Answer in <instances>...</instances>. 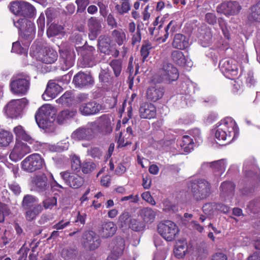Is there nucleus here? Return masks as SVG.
<instances>
[{
	"mask_svg": "<svg viewBox=\"0 0 260 260\" xmlns=\"http://www.w3.org/2000/svg\"><path fill=\"white\" fill-rule=\"evenodd\" d=\"M212 132L218 141L228 140L230 142L237 137L238 127L233 118L226 117L217 124Z\"/></svg>",
	"mask_w": 260,
	"mask_h": 260,
	"instance_id": "1",
	"label": "nucleus"
},
{
	"mask_svg": "<svg viewBox=\"0 0 260 260\" xmlns=\"http://www.w3.org/2000/svg\"><path fill=\"white\" fill-rule=\"evenodd\" d=\"M55 117V110L50 105L42 106L35 115L36 122L43 129L52 127Z\"/></svg>",
	"mask_w": 260,
	"mask_h": 260,
	"instance_id": "2",
	"label": "nucleus"
},
{
	"mask_svg": "<svg viewBox=\"0 0 260 260\" xmlns=\"http://www.w3.org/2000/svg\"><path fill=\"white\" fill-rule=\"evenodd\" d=\"M46 166L45 160L38 153H33L25 157L21 162V168L25 172L32 173Z\"/></svg>",
	"mask_w": 260,
	"mask_h": 260,
	"instance_id": "3",
	"label": "nucleus"
},
{
	"mask_svg": "<svg viewBox=\"0 0 260 260\" xmlns=\"http://www.w3.org/2000/svg\"><path fill=\"white\" fill-rule=\"evenodd\" d=\"M191 192L196 200L205 199L211 193V184L204 179L196 180L191 183Z\"/></svg>",
	"mask_w": 260,
	"mask_h": 260,
	"instance_id": "4",
	"label": "nucleus"
},
{
	"mask_svg": "<svg viewBox=\"0 0 260 260\" xmlns=\"http://www.w3.org/2000/svg\"><path fill=\"white\" fill-rule=\"evenodd\" d=\"M10 10L15 16L32 18L36 15V9L31 4L24 1H15L10 3Z\"/></svg>",
	"mask_w": 260,
	"mask_h": 260,
	"instance_id": "5",
	"label": "nucleus"
},
{
	"mask_svg": "<svg viewBox=\"0 0 260 260\" xmlns=\"http://www.w3.org/2000/svg\"><path fill=\"white\" fill-rule=\"evenodd\" d=\"M158 233L167 241L175 239L179 233V229L176 223L170 220L160 222L157 225Z\"/></svg>",
	"mask_w": 260,
	"mask_h": 260,
	"instance_id": "6",
	"label": "nucleus"
},
{
	"mask_svg": "<svg viewBox=\"0 0 260 260\" xmlns=\"http://www.w3.org/2000/svg\"><path fill=\"white\" fill-rule=\"evenodd\" d=\"M113 120L108 115H103L96 120L90 122V126L92 127L94 134L100 133L107 135L111 133L113 129Z\"/></svg>",
	"mask_w": 260,
	"mask_h": 260,
	"instance_id": "7",
	"label": "nucleus"
},
{
	"mask_svg": "<svg viewBox=\"0 0 260 260\" xmlns=\"http://www.w3.org/2000/svg\"><path fill=\"white\" fill-rule=\"evenodd\" d=\"M176 23L172 20L168 25L165 27L164 30H162V26L161 24L159 25L157 27H150L148 28L149 33L153 37L154 39L156 41L161 40L162 42H165L168 39L169 34H172L176 29Z\"/></svg>",
	"mask_w": 260,
	"mask_h": 260,
	"instance_id": "8",
	"label": "nucleus"
},
{
	"mask_svg": "<svg viewBox=\"0 0 260 260\" xmlns=\"http://www.w3.org/2000/svg\"><path fill=\"white\" fill-rule=\"evenodd\" d=\"M60 176L66 184L73 188H78L84 183V178L72 170L61 172Z\"/></svg>",
	"mask_w": 260,
	"mask_h": 260,
	"instance_id": "9",
	"label": "nucleus"
},
{
	"mask_svg": "<svg viewBox=\"0 0 260 260\" xmlns=\"http://www.w3.org/2000/svg\"><path fill=\"white\" fill-rule=\"evenodd\" d=\"M241 9L242 6L238 1H229L218 5L216 7V12L229 17L238 15Z\"/></svg>",
	"mask_w": 260,
	"mask_h": 260,
	"instance_id": "10",
	"label": "nucleus"
},
{
	"mask_svg": "<svg viewBox=\"0 0 260 260\" xmlns=\"http://www.w3.org/2000/svg\"><path fill=\"white\" fill-rule=\"evenodd\" d=\"M159 76L160 79L158 82L166 81L170 82L176 80L179 77V73L177 69L172 64L168 62H165L162 68L159 70Z\"/></svg>",
	"mask_w": 260,
	"mask_h": 260,
	"instance_id": "11",
	"label": "nucleus"
},
{
	"mask_svg": "<svg viewBox=\"0 0 260 260\" xmlns=\"http://www.w3.org/2000/svg\"><path fill=\"white\" fill-rule=\"evenodd\" d=\"M60 61L63 70H67L74 64L75 53L73 48L68 47L59 49Z\"/></svg>",
	"mask_w": 260,
	"mask_h": 260,
	"instance_id": "12",
	"label": "nucleus"
},
{
	"mask_svg": "<svg viewBox=\"0 0 260 260\" xmlns=\"http://www.w3.org/2000/svg\"><path fill=\"white\" fill-rule=\"evenodd\" d=\"M27 103L25 98L13 100L5 106V110L10 117L17 118Z\"/></svg>",
	"mask_w": 260,
	"mask_h": 260,
	"instance_id": "13",
	"label": "nucleus"
},
{
	"mask_svg": "<svg viewBox=\"0 0 260 260\" xmlns=\"http://www.w3.org/2000/svg\"><path fill=\"white\" fill-rule=\"evenodd\" d=\"M219 67L227 78L234 80L238 75V68L235 60L233 59H222L219 62Z\"/></svg>",
	"mask_w": 260,
	"mask_h": 260,
	"instance_id": "14",
	"label": "nucleus"
},
{
	"mask_svg": "<svg viewBox=\"0 0 260 260\" xmlns=\"http://www.w3.org/2000/svg\"><path fill=\"white\" fill-rule=\"evenodd\" d=\"M30 152L31 149L26 143L16 141L9 157L12 161L16 162Z\"/></svg>",
	"mask_w": 260,
	"mask_h": 260,
	"instance_id": "15",
	"label": "nucleus"
},
{
	"mask_svg": "<svg viewBox=\"0 0 260 260\" xmlns=\"http://www.w3.org/2000/svg\"><path fill=\"white\" fill-rule=\"evenodd\" d=\"M29 79L27 78H17L11 81V89L15 94L24 95L28 91L29 86Z\"/></svg>",
	"mask_w": 260,
	"mask_h": 260,
	"instance_id": "16",
	"label": "nucleus"
},
{
	"mask_svg": "<svg viewBox=\"0 0 260 260\" xmlns=\"http://www.w3.org/2000/svg\"><path fill=\"white\" fill-rule=\"evenodd\" d=\"M102 109L101 104L95 101H90L81 104L79 108V111L84 116L93 115L98 114Z\"/></svg>",
	"mask_w": 260,
	"mask_h": 260,
	"instance_id": "17",
	"label": "nucleus"
},
{
	"mask_svg": "<svg viewBox=\"0 0 260 260\" xmlns=\"http://www.w3.org/2000/svg\"><path fill=\"white\" fill-rule=\"evenodd\" d=\"M83 243L85 248L93 250L99 247L101 240L94 232L89 231L84 234Z\"/></svg>",
	"mask_w": 260,
	"mask_h": 260,
	"instance_id": "18",
	"label": "nucleus"
},
{
	"mask_svg": "<svg viewBox=\"0 0 260 260\" xmlns=\"http://www.w3.org/2000/svg\"><path fill=\"white\" fill-rule=\"evenodd\" d=\"M171 57L173 61L176 64L189 69L193 66L191 60L184 53L179 50H174L172 52Z\"/></svg>",
	"mask_w": 260,
	"mask_h": 260,
	"instance_id": "19",
	"label": "nucleus"
},
{
	"mask_svg": "<svg viewBox=\"0 0 260 260\" xmlns=\"http://www.w3.org/2000/svg\"><path fill=\"white\" fill-rule=\"evenodd\" d=\"M90 122H88L84 127H79L72 134V137L75 140H89L91 139L94 134L92 127L90 126Z\"/></svg>",
	"mask_w": 260,
	"mask_h": 260,
	"instance_id": "20",
	"label": "nucleus"
},
{
	"mask_svg": "<svg viewBox=\"0 0 260 260\" xmlns=\"http://www.w3.org/2000/svg\"><path fill=\"white\" fill-rule=\"evenodd\" d=\"M209 167L214 174L216 181L218 182V178L225 170V162L224 159H220L211 162H204L202 167Z\"/></svg>",
	"mask_w": 260,
	"mask_h": 260,
	"instance_id": "21",
	"label": "nucleus"
},
{
	"mask_svg": "<svg viewBox=\"0 0 260 260\" xmlns=\"http://www.w3.org/2000/svg\"><path fill=\"white\" fill-rule=\"evenodd\" d=\"M62 90V87L52 81L48 83L46 89L42 96L44 100L49 101L55 98Z\"/></svg>",
	"mask_w": 260,
	"mask_h": 260,
	"instance_id": "22",
	"label": "nucleus"
},
{
	"mask_svg": "<svg viewBox=\"0 0 260 260\" xmlns=\"http://www.w3.org/2000/svg\"><path fill=\"white\" fill-rule=\"evenodd\" d=\"M235 185L230 181L222 182L219 187L220 198L224 201H230L234 195Z\"/></svg>",
	"mask_w": 260,
	"mask_h": 260,
	"instance_id": "23",
	"label": "nucleus"
},
{
	"mask_svg": "<svg viewBox=\"0 0 260 260\" xmlns=\"http://www.w3.org/2000/svg\"><path fill=\"white\" fill-rule=\"evenodd\" d=\"M95 51L94 47L90 46L88 48V52L83 53L81 58L79 60V64L83 68H90L96 64L95 56L93 54Z\"/></svg>",
	"mask_w": 260,
	"mask_h": 260,
	"instance_id": "24",
	"label": "nucleus"
},
{
	"mask_svg": "<svg viewBox=\"0 0 260 260\" xmlns=\"http://www.w3.org/2000/svg\"><path fill=\"white\" fill-rule=\"evenodd\" d=\"M87 25L90 31L89 38L90 40H94L102 30L101 21L96 17H91L87 21Z\"/></svg>",
	"mask_w": 260,
	"mask_h": 260,
	"instance_id": "25",
	"label": "nucleus"
},
{
	"mask_svg": "<svg viewBox=\"0 0 260 260\" xmlns=\"http://www.w3.org/2000/svg\"><path fill=\"white\" fill-rule=\"evenodd\" d=\"M73 82L77 87H84L92 85L93 79L90 74L79 72L74 77Z\"/></svg>",
	"mask_w": 260,
	"mask_h": 260,
	"instance_id": "26",
	"label": "nucleus"
},
{
	"mask_svg": "<svg viewBox=\"0 0 260 260\" xmlns=\"http://www.w3.org/2000/svg\"><path fill=\"white\" fill-rule=\"evenodd\" d=\"M139 112L141 118L144 119L154 118L156 115L155 107L149 103H143L140 106Z\"/></svg>",
	"mask_w": 260,
	"mask_h": 260,
	"instance_id": "27",
	"label": "nucleus"
},
{
	"mask_svg": "<svg viewBox=\"0 0 260 260\" xmlns=\"http://www.w3.org/2000/svg\"><path fill=\"white\" fill-rule=\"evenodd\" d=\"M21 38L26 42H30L34 39L36 34V27L35 24L32 22H28V24L25 26L19 31Z\"/></svg>",
	"mask_w": 260,
	"mask_h": 260,
	"instance_id": "28",
	"label": "nucleus"
},
{
	"mask_svg": "<svg viewBox=\"0 0 260 260\" xmlns=\"http://www.w3.org/2000/svg\"><path fill=\"white\" fill-rule=\"evenodd\" d=\"M164 93V88L159 86L155 85L148 88L146 95L148 100L155 102L161 99Z\"/></svg>",
	"mask_w": 260,
	"mask_h": 260,
	"instance_id": "29",
	"label": "nucleus"
},
{
	"mask_svg": "<svg viewBox=\"0 0 260 260\" xmlns=\"http://www.w3.org/2000/svg\"><path fill=\"white\" fill-rule=\"evenodd\" d=\"M32 183L39 192L44 191L49 187L48 179L44 174L36 176L33 178Z\"/></svg>",
	"mask_w": 260,
	"mask_h": 260,
	"instance_id": "30",
	"label": "nucleus"
},
{
	"mask_svg": "<svg viewBox=\"0 0 260 260\" xmlns=\"http://www.w3.org/2000/svg\"><path fill=\"white\" fill-rule=\"evenodd\" d=\"M117 231L116 224L112 221H108L104 223L102 225L100 233L102 237L108 238L113 236Z\"/></svg>",
	"mask_w": 260,
	"mask_h": 260,
	"instance_id": "31",
	"label": "nucleus"
},
{
	"mask_svg": "<svg viewBox=\"0 0 260 260\" xmlns=\"http://www.w3.org/2000/svg\"><path fill=\"white\" fill-rule=\"evenodd\" d=\"M157 211L149 207L143 208L140 211V215L143 221L148 224L153 222L155 220Z\"/></svg>",
	"mask_w": 260,
	"mask_h": 260,
	"instance_id": "32",
	"label": "nucleus"
},
{
	"mask_svg": "<svg viewBox=\"0 0 260 260\" xmlns=\"http://www.w3.org/2000/svg\"><path fill=\"white\" fill-rule=\"evenodd\" d=\"M172 45L174 48L184 49L189 45L188 39L181 34H177L174 37Z\"/></svg>",
	"mask_w": 260,
	"mask_h": 260,
	"instance_id": "33",
	"label": "nucleus"
},
{
	"mask_svg": "<svg viewBox=\"0 0 260 260\" xmlns=\"http://www.w3.org/2000/svg\"><path fill=\"white\" fill-rule=\"evenodd\" d=\"M23 211H24V216L26 220L28 221H32L43 211V207L41 204H38L32 208L23 210Z\"/></svg>",
	"mask_w": 260,
	"mask_h": 260,
	"instance_id": "34",
	"label": "nucleus"
},
{
	"mask_svg": "<svg viewBox=\"0 0 260 260\" xmlns=\"http://www.w3.org/2000/svg\"><path fill=\"white\" fill-rule=\"evenodd\" d=\"M99 79L103 86L108 89L112 88L114 84V78L111 76L109 70H102L99 74Z\"/></svg>",
	"mask_w": 260,
	"mask_h": 260,
	"instance_id": "35",
	"label": "nucleus"
},
{
	"mask_svg": "<svg viewBox=\"0 0 260 260\" xmlns=\"http://www.w3.org/2000/svg\"><path fill=\"white\" fill-rule=\"evenodd\" d=\"M247 19L250 22H260V1L249 8Z\"/></svg>",
	"mask_w": 260,
	"mask_h": 260,
	"instance_id": "36",
	"label": "nucleus"
},
{
	"mask_svg": "<svg viewBox=\"0 0 260 260\" xmlns=\"http://www.w3.org/2000/svg\"><path fill=\"white\" fill-rule=\"evenodd\" d=\"M58 54L57 52L51 48H47L45 49L43 55L40 58L41 61L46 64L54 63L57 59Z\"/></svg>",
	"mask_w": 260,
	"mask_h": 260,
	"instance_id": "37",
	"label": "nucleus"
},
{
	"mask_svg": "<svg viewBox=\"0 0 260 260\" xmlns=\"http://www.w3.org/2000/svg\"><path fill=\"white\" fill-rule=\"evenodd\" d=\"M39 199L31 194H26L23 197L21 202V207L23 210L32 208L36 205H38Z\"/></svg>",
	"mask_w": 260,
	"mask_h": 260,
	"instance_id": "38",
	"label": "nucleus"
},
{
	"mask_svg": "<svg viewBox=\"0 0 260 260\" xmlns=\"http://www.w3.org/2000/svg\"><path fill=\"white\" fill-rule=\"evenodd\" d=\"M13 131L16 136L17 141L22 140L29 143L32 142L31 137L27 133L22 126L19 125L14 127Z\"/></svg>",
	"mask_w": 260,
	"mask_h": 260,
	"instance_id": "39",
	"label": "nucleus"
},
{
	"mask_svg": "<svg viewBox=\"0 0 260 260\" xmlns=\"http://www.w3.org/2000/svg\"><path fill=\"white\" fill-rule=\"evenodd\" d=\"M202 32L200 36V43L202 46H208L212 41V34L211 29L207 27L202 29Z\"/></svg>",
	"mask_w": 260,
	"mask_h": 260,
	"instance_id": "40",
	"label": "nucleus"
},
{
	"mask_svg": "<svg viewBox=\"0 0 260 260\" xmlns=\"http://www.w3.org/2000/svg\"><path fill=\"white\" fill-rule=\"evenodd\" d=\"M29 45V43L25 41L23 42L21 41V44L18 41L13 43L12 51L19 54H23L26 55L27 54V50Z\"/></svg>",
	"mask_w": 260,
	"mask_h": 260,
	"instance_id": "41",
	"label": "nucleus"
},
{
	"mask_svg": "<svg viewBox=\"0 0 260 260\" xmlns=\"http://www.w3.org/2000/svg\"><path fill=\"white\" fill-rule=\"evenodd\" d=\"M19 255L18 260H35L36 255L30 251V249L24 244L17 253Z\"/></svg>",
	"mask_w": 260,
	"mask_h": 260,
	"instance_id": "42",
	"label": "nucleus"
},
{
	"mask_svg": "<svg viewBox=\"0 0 260 260\" xmlns=\"http://www.w3.org/2000/svg\"><path fill=\"white\" fill-rule=\"evenodd\" d=\"M132 218L128 212L124 211L118 217L117 223L120 228L127 229L131 224Z\"/></svg>",
	"mask_w": 260,
	"mask_h": 260,
	"instance_id": "43",
	"label": "nucleus"
},
{
	"mask_svg": "<svg viewBox=\"0 0 260 260\" xmlns=\"http://www.w3.org/2000/svg\"><path fill=\"white\" fill-rule=\"evenodd\" d=\"M179 144L182 149L186 153L190 152L193 149V140L187 135L182 137Z\"/></svg>",
	"mask_w": 260,
	"mask_h": 260,
	"instance_id": "44",
	"label": "nucleus"
},
{
	"mask_svg": "<svg viewBox=\"0 0 260 260\" xmlns=\"http://www.w3.org/2000/svg\"><path fill=\"white\" fill-rule=\"evenodd\" d=\"M187 250V243L183 241H178L175 245L174 252L176 257L178 258L183 257Z\"/></svg>",
	"mask_w": 260,
	"mask_h": 260,
	"instance_id": "45",
	"label": "nucleus"
},
{
	"mask_svg": "<svg viewBox=\"0 0 260 260\" xmlns=\"http://www.w3.org/2000/svg\"><path fill=\"white\" fill-rule=\"evenodd\" d=\"M124 248V240L121 237L117 238L114 242V245L113 246L112 254L115 255L116 257H119L122 254Z\"/></svg>",
	"mask_w": 260,
	"mask_h": 260,
	"instance_id": "46",
	"label": "nucleus"
},
{
	"mask_svg": "<svg viewBox=\"0 0 260 260\" xmlns=\"http://www.w3.org/2000/svg\"><path fill=\"white\" fill-rule=\"evenodd\" d=\"M77 112L76 110H63L60 112L57 116L56 120L59 124H62L67 120L75 116Z\"/></svg>",
	"mask_w": 260,
	"mask_h": 260,
	"instance_id": "47",
	"label": "nucleus"
},
{
	"mask_svg": "<svg viewBox=\"0 0 260 260\" xmlns=\"http://www.w3.org/2000/svg\"><path fill=\"white\" fill-rule=\"evenodd\" d=\"M112 36L115 41L119 45H121L126 41V35L121 29H115L112 31Z\"/></svg>",
	"mask_w": 260,
	"mask_h": 260,
	"instance_id": "48",
	"label": "nucleus"
},
{
	"mask_svg": "<svg viewBox=\"0 0 260 260\" xmlns=\"http://www.w3.org/2000/svg\"><path fill=\"white\" fill-rule=\"evenodd\" d=\"M13 140L12 135L5 131H0V146L6 147L9 145Z\"/></svg>",
	"mask_w": 260,
	"mask_h": 260,
	"instance_id": "49",
	"label": "nucleus"
},
{
	"mask_svg": "<svg viewBox=\"0 0 260 260\" xmlns=\"http://www.w3.org/2000/svg\"><path fill=\"white\" fill-rule=\"evenodd\" d=\"M19 16H15L13 18L12 20L14 26L17 28L19 30H21L25 25L28 24V22H31L30 20H28L27 17H18Z\"/></svg>",
	"mask_w": 260,
	"mask_h": 260,
	"instance_id": "50",
	"label": "nucleus"
},
{
	"mask_svg": "<svg viewBox=\"0 0 260 260\" xmlns=\"http://www.w3.org/2000/svg\"><path fill=\"white\" fill-rule=\"evenodd\" d=\"M57 197H51L45 199L42 202L43 209L44 208L46 210L52 209L54 207L57 205Z\"/></svg>",
	"mask_w": 260,
	"mask_h": 260,
	"instance_id": "51",
	"label": "nucleus"
},
{
	"mask_svg": "<svg viewBox=\"0 0 260 260\" xmlns=\"http://www.w3.org/2000/svg\"><path fill=\"white\" fill-rule=\"evenodd\" d=\"M63 27L62 25L57 24H51L47 31L49 37L56 36L62 32Z\"/></svg>",
	"mask_w": 260,
	"mask_h": 260,
	"instance_id": "52",
	"label": "nucleus"
},
{
	"mask_svg": "<svg viewBox=\"0 0 260 260\" xmlns=\"http://www.w3.org/2000/svg\"><path fill=\"white\" fill-rule=\"evenodd\" d=\"M109 65L112 68L115 76L118 77L122 71V60L120 59H113L110 63Z\"/></svg>",
	"mask_w": 260,
	"mask_h": 260,
	"instance_id": "53",
	"label": "nucleus"
},
{
	"mask_svg": "<svg viewBox=\"0 0 260 260\" xmlns=\"http://www.w3.org/2000/svg\"><path fill=\"white\" fill-rule=\"evenodd\" d=\"M131 8L130 3H119V4H116L115 6L116 11L120 15L127 13L130 11Z\"/></svg>",
	"mask_w": 260,
	"mask_h": 260,
	"instance_id": "54",
	"label": "nucleus"
},
{
	"mask_svg": "<svg viewBox=\"0 0 260 260\" xmlns=\"http://www.w3.org/2000/svg\"><path fill=\"white\" fill-rule=\"evenodd\" d=\"M77 254L76 249L72 247H66L62 249L61 251L62 257L65 259H71L75 258Z\"/></svg>",
	"mask_w": 260,
	"mask_h": 260,
	"instance_id": "55",
	"label": "nucleus"
},
{
	"mask_svg": "<svg viewBox=\"0 0 260 260\" xmlns=\"http://www.w3.org/2000/svg\"><path fill=\"white\" fill-rule=\"evenodd\" d=\"M180 93L183 94H190L191 92H193L194 86L190 81H186L183 82L181 86Z\"/></svg>",
	"mask_w": 260,
	"mask_h": 260,
	"instance_id": "56",
	"label": "nucleus"
},
{
	"mask_svg": "<svg viewBox=\"0 0 260 260\" xmlns=\"http://www.w3.org/2000/svg\"><path fill=\"white\" fill-rule=\"evenodd\" d=\"M73 101V96L71 91H66L60 98L56 100V102L64 105L69 106L72 103Z\"/></svg>",
	"mask_w": 260,
	"mask_h": 260,
	"instance_id": "57",
	"label": "nucleus"
},
{
	"mask_svg": "<svg viewBox=\"0 0 260 260\" xmlns=\"http://www.w3.org/2000/svg\"><path fill=\"white\" fill-rule=\"evenodd\" d=\"M97 167L96 164L92 161H84L82 164V172L85 174L92 172Z\"/></svg>",
	"mask_w": 260,
	"mask_h": 260,
	"instance_id": "58",
	"label": "nucleus"
},
{
	"mask_svg": "<svg viewBox=\"0 0 260 260\" xmlns=\"http://www.w3.org/2000/svg\"><path fill=\"white\" fill-rule=\"evenodd\" d=\"M71 168L72 170L74 171L79 172L82 167V164L80 158L74 155L71 158Z\"/></svg>",
	"mask_w": 260,
	"mask_h": 260,
	"instance_id": "59",
	"label": "nucleus"
},
{
	"mask_svg": "<svg viewBox=\"0 0 260 260\" xmlns=\"http://www.w3.org/2000/svg\"><path fill=\"white\" fill-rule=\"evenodd\" d=\"M108 41H109L108 38H102L99 40V47L103 53H108L110 45Z\"/></svg>",
	"mask_w": 260,
	"mask_h": 260,
	"instance_id": "60",
	"label": "nucleus"
},
{
	"mask_svg": "<svg viewBox=\"0 0 260 260\" xmlns=\"http://www.w3.org/2000/svg\"><path fill=\"white\" fill-rule=\"evenodd\" d=\"M144 225L143 222L135 218H132L131 224L128 228H131L135 231H141L144 229Z\"/></svg>",
	"mask_w": 260,
	"mask_h": 260,
	"instance_id": "61",
	"label": "nucleus"
},
{
	"mask_svg": "<svg viewBox=\"0 0 260 260\" xmlns=\"http://www.w3.org/2000/svg\"><path fill=\"white\" fill-rule=\"evenodd\" d=\"M70 220L61 219L54 224L52 228L61 232V231L63 230L70 224Z\"/></svg>",
	"mask_w": 260,
	"mask_h": 260,
	"instance_id": "62",
	"label": "nucleus"
},
{
	"mask_svg": "<svg viewBox=\"0 0 260 260\" xmlns=\"http://www.w3.org/2000/svg\"><path fill=\"white\" fill-rule=\"evenodd\" d=\"M90 0H76L75 3L77 6V12H83L87 6L89 4Z\"/></svg>",
	"mask_w": 260,
	"mask_h": 260,
	"instance_id": "63",
	"label": "nucleus"
},
{
	"mask_svg": "<svg viewBox=\"0 0 260 260\" xmlns=\"http://www.w3.org/2000/svg\"><path fill=\"white\" fill-rule=\"evenodd\" d=\"M87 154L94 159H100L102 156V151L98 147H92L88 149Z\"/></svg>",
	"mask_w": 260,
	"mask_h": 260,
	"instance_id": "64",
	"label": "nucleus"
}]
</instances>
